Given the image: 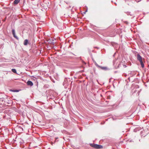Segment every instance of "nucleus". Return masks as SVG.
Returning a JSON list of instances; mask_svg holds the SVG:
<instances>
[{
	"label": "nucleus",
	"mask_w": 149,
	"mask_h": 149,
	"mask_svg": "<svg viewBox=\"0 0 149 149\" xmlns=\"http://www.w3.org/2000/svg\"><path fill=\"white\" fill-rule=\"evenodd\" d=\"M137 59L140 62L141 67L143 68L144 67V65L142 61V57L139 54H137Z\"/></svg>",
	"instance_id": "f257e3e1"
},
{
	"label": "nucleus",
	"mask_w": 149,
	"mask_h": 149,
	"mask_svg": "<svg viewBox=\"0 0 149 149\" xmlns=\"http://www.w3.org/2000/svg\"><path fill=\"white\" fill-rule=\"evenodd\" d=\"M90 145L91 146L96 149H100L102 148V146L99 145L95 144H90Z\"/></svg>",
	"instance_id": "f03ea898"
},
{
	"label": "nucleus",
	"mask_w": 149,
	"mask_h": 149,
	"mask_svg": "<svg viewBox=\"0 0 149 149\" xmlns=\"http://www.w3.org/2000/svg\"><path fill=\"white\" fill-rule=\"evenodd\" d=\"M95 65L97 66L98 67L100 68H101L102 69L104 70H108V68L107 67H102L101 66H100L98 65L97 63H96L95 61Z\"/></svg>",
	"instance_id": "7ed1b4c3"
},
{
	"label": "nucleus",
	"mask_w": 149,
	"mask_h": 149,
	"mask_svg": "<svg viewBox=\"0 0 149 149\" xmlns=\"http://www.w3.org/2000/svg\"><path fill=\"white\" fill-rule=\"evenodd\" d=\"M12 33L14 37L16 39H18V38L15 34V30L14 29L12 30Z\"/></svg>",
	"instance_id": "20e7f679"
},
{
	"label": "nucleus",
	"mask_w": 149,
	"mask_h": 149,
	"mask_svg": "<svg viewBox=\"0 0 149 149\" xmlns=\"http://www.w3.org/2000/svg\"><path fill=\"white\" fill-rule=\"evenodd\" d=\"M27 84L28 85H30L31 86H32L33 85V82L30 81H28Z\"/></svg>",
	"instance_id": "39448f33"
},
{
	"label": "nucleus",
	"mask_w": 149,
	"mask_h": 149,
	"mask_svg": "<svg viewBox=\"0 0 149 149\" xmlns=\"http://www.w3.org/2000/svg\"><path fill=\"white\" fill-rule=\"evenodd\" d=\"M28 40L27 39H26L24 40V45H26L28 44Z\"/></svg>",
	"instance_id": "423d86ee"
},
{
	"label": "nucleus",
	"mask_w": 149,
	"mask_h": 149,
	"mask_svg": "<svg viewBox=\"0 0 149 149\" xmlns=\"http://www.w3.org/2000/svg\"><path fill=\"white\" fill-rule=\"evenodd\" d=\"M20 0H15L14 1L15 4H17L19 2Z\"/></svg>",
	"instance_id": "0eeeda50"
},
{
	"label": "nucleus",
	"mask_w": 149,
	"mask_h": 149,
	"mask_svg": "<svg viewBox=\"0 0 149 149\" xmlns=\"http://www.w3.org/2000/svg\"><path fill=\"white\" fill-rule=\"evenodd\" d=\"M12 71L14 73H16V71L15 69H12Z\"/></svg>",
	"instance_id": "6e6552de"
},
{
	"label": "nucleus",
	"mask_w": 149,
	"mask_h": 149,
	"mask_svg": "<svg viewBox=\"0 0 149 149\" xmlns=\"http://www.w3.org/2000/svg\"><path fill=\"white\" fill-rule=\"evenodd\" d=\"M18 91V90H15L14 91V92H17Z\"/></svg>",
	"instance_id": "1a4fd4ad"
}]
</instances>
